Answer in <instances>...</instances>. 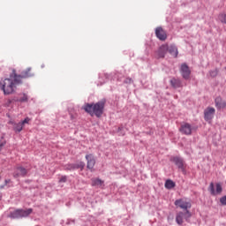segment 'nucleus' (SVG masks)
Listing matches in <instances>:
<instances>
[{
  "label": "nucleus",
  "mask_w": 226,
  "mask_h": 226,
  "mask_svg": "<svg viewBox=\"0 0 226 226\" xmlns=\"http://www.w3.org/2000/svg\"><path fill=\"white\" fill-rule=\"evenodd\" d=\"M19 84H20V76H18L17 71L13 69L10 78L0 81V88L4 91V94H11Z\"/></svg>",
  "instance_id": "f257e3e1"
},
{
  "label": "nucleus",
  "mask_w": 226,
  "mask_h": 226,
  "mask_svg": "<svg viewBox=\"0 0 226 226\" xmlns=\"http://www.w3.org/2000/svg\"><path fill=\"white\" fill-rule=\"evenodd\" d=\"M103 109H105V101H101L95 104L87 103L84 106V110L87 111V114L92 117L96 116V117H102Z\"/></svg>",
  "instance_id": "f03ea898"
},
{
  "label": "nucleus",
  "mask_w": 226,
  "mask_h": 226,
  "mask_svg": "<svg viewBox=\"0 0 226 226\" xmlns=\"http://www.w3.org/2000/svg\"><path fill=\"white\" fill-rule=\"evenodd\" d=\"M33 213V208L28 209H16L13 212H11L9 215L10 218H27L29 215Z\"/></svg>",
  "instance_id": "7ed1b4c3"
},
{
  "label": "nucleus",
  "mask_w": 226,
  "mask_h": 226,
  "mask_svg": "<svg viewBox=\"0 0 226 226\" xmlns=\"http://www.w3.org/2000/svg\"><path fill=\"white\" fill-rule=\"evenodd\" d=\"M192 216V213L190 211H185V213L178 212L176 216V222L177 225H183L185 223V220H188Z\"/></svg>",
  "instance_id": "20e7f679"
},
{
  "label": "nucleus",
  "mask_w": 226,
  "mask_h": 226,
  "mask_svg": "<svg viewBox=\"0 0 226 226\" xmlns=\"http://www.w3.org/2000/svg\"><path fill=\"white\" fill-rule=\"evenodd\" d=\"M30 121H31V118L26 117L23 121H21L18 124H14V125H13L14 132L16 133H20V132H22V130H24V126L26 124H29Z\"/></svg>",
  "instance_id": "39448f33"
},
{
  "label": "nucleus",
  "mask_w": 226,
  "mask_h": 226,
  "mask_svg": "<svg viewBox=\"0 0 226 226\" xmlns=\"http://www.w3.org/2000/svg\"><path fill=\"white\" fill-rule=\"evenodd\" d=\"M175 206H177V207H180L181 209H184L185 212L192 207V203L189 200H177L175 201Z\"/></svg>",
  "instance_id": "423d86ee"
},
{
  "label": "nucleus",
  "mask_w": 226,
  "mask_h": 226,
  "mask_svg": "<svg viewBox=\"0 0 226 226\" xmlns=\"http://www.w3.org/2000/svg\"><path fill=\"white\" fill-rule=\"evenodd\" d=\"M208 190L211 195H220L222 192V184L217 183L215 184H215L213 182L210 183Z\"/></svg>",
  "instance_id": "0eeeda50"
},
{
  "label": "nucleus",
  "mask_w": 226,
  "mask_h": 226,
  "mask_svg": "<svg viewBox=\"0 0 226 226\" xmlns=\"http://www.w3.org/2000/svg\"><path fill=\"white\" fill-rule=\"evenodd\" d=\"M169 52V44L162 45L159 49L155 52L156 59H163L165 55Z\"/></svg>",
  "instance_id": "6e6552de"
},
{
  "label": "nucleus",
  "mask_w": 226,
  "mask_h": 226,
  "mask_svg": "<svg viewBox=\"0 0 226 226\" xmlns=\"http://www.w3.org/2000/svg\"><path fill=\"white\" fill-rule=\"evenodd\" d=\"M215 112H216L215 108H207L204 111L205 121L211 123V121H213V117H215Z\"/></svg>",
  "instance_id": "1a4fd4ad"
},
{
  "label": "nucleus",
  "mask_w": 226,
  "mask_h": 226,
  "mask_svg": "<svg viewBox=\"0 0 226 226\" xmlns=\"http://www.w3.org/2000/svg\"><path fill=\"white\" fill-rule=\"evenodd\" d=\"M27 176V170L22 166H18L14 170L13 177H26Z\"/></svg>",
  "instance_id": "9d476101"
},
{
  "label": "nucleus",
  "mask_w": 226,
  "mask_h": 226,
  "mask_svg": "<svg viewBox=\"0 0 226 226\" xmlns=\"http://www.w3.org/2000/svg\"><path fill=\"white\" fill-rule=\"evenodd\" d=\"M179 132H181L183 135H192L193 128L190 124L185 123L181 124Z\"/></svg>",
  "instance_id": "9b49d317"
},
{
  "label": "nucleus",
  "mask_w": 226,
  "mask_h": 226,
  "mask_svg": "<svg viewBox=\"0 0 226 226\" xmlns=\"http://www.w3.org/2000/svg\"><path fill=\"white\" fill-rule=\"evenodd\" d=\"M86 160L87 162V168L89 170H93V169H94V165H96V160L94 159V155H93V154H87Z\"/></svg>",
  "instance_id": "f8f14e48"
},
{
  "label": "nucleus",
  "mask_w": 226,
  "mask_h": 226,
  "mask_svg": "<svg viewBox=\"0 0 226 226\" xmlns=\"http://www.w3.org/2000/svg\"><path fill=\"white\" fill-rule=\"evenodd\" d=\"M155 36L161 40V41H165V40H167V33L162 26L155 29Z\"/></svg>",
  "instance_id": "ddd939ff"
},
{
  "label": "nucleus",
  "mask_w": 226,
  "mask_h": 226,
  "mask_svg": "<svg viewBox=\"0 0 226 226\" xmlns=\"http://www.w3.org/2000/svg\"><path fill=\"white\" fill-rule=\"evenodd\" d=\"M180 72H181L182 76H183L185 79H190L191 71H190V67H188V66L186 65V64H183L181 65Z\"/></svg>",
  "instance_id": "4468645a"
},
{
  "label": "nucleus",
  "mask_w": 226,
  "mask_h": 226,
  "mask_svg": "<svg viewBox=\"0 0 226 226\" xmlns=\"http://www.w3.org/2000/svg\"><path fill=\"white\" fill-rule=\"evenodd\" d=\"M33 72H31V67L26 68V70L22 71L20 77V84H22V79H29V77H33Z\"/></svg>",
  "instance_id": "2eb2a0df"
},
{
  "label": "nucleus",
  "mask_w": 226,
  "mask_h": 226,
  "mask_svg": "<svg viewBox=\"0 0 226 226\" xmlns=\"http://www.w3.org/2000/svg\"><path fill=\"white\" fill-rule=\"evenodd\" d=\"M173 162L178 167V169H181L182 170H185V161H183L182 158L174 157Z\"/></svg>",
  "instance_id": "dca6fc26"
},
{
  "label": "nucleus",
  "mask_w": 226,
  "mask_h": 226,
  "mask_svg": "<svg viewBox=\"0 0 226 226\" xmlns=\"http://www.w3.org/2000/svg\"><path fill=\"white\" fill-rule=\"evenodd\" d=\"M215 107L217 109H226V101L222 100V97L215 98Z\"/></svg>",
  "instance_id": "f3484780"
},
{
  "label": "nucleus",
  "mask_w": 226,
  "mask_h": 226,
  "mask_svg": "<svg viewBox=\"0 0 226 226\" xmlns=\"http://www.w3.org/2000/svg\"><path fill=\"white\" fill-rule=\"evenodd\" d=\"M168 52L173 56V57H177V48L174 45L168 46Z\"/></svg>",
  "instance_id": "a211bd4d"
},
{
  "label": "nucleus",
  "mask_w": 226,
  "mask_h": 226,
  "mask_svg": "<svg viewBox=\"0 0 226 226\" xmlns=\"http://www.w3.org/2000/svg\"><path fill=\"white\" fill-rule=\"evenodd\" d=\"M92 186H102L103 185V181L100 178H92Z\"/></svg>",
  "instance_id": "6ab92c4d"
},
{
  "label": "nucleus",
  "mask_w": 226,
  "mask_h": 226,
  "mask_svg": "<svg viewBox=\"0 0 226 226\" xmlns=\"http://www.w3.org/2000/svg\"><path fill=\"white\" fill-rule=\"evenodd\" d=\"M170 84L172 87H181V80L179 79H172Z\"/></svg>",
  "instance_id": "aec40b11"
},
{
  "label": "nucleus",
  "mask_w": 226,
  "mask_h": 226,
  "mask_svg": "<svg viewBox=\"0 0 226 226\" xmlns=\"http://www.w3.org/2000/svg\"><path fill=\"white\" fill-rule=\"evenodd\" d=\"M174 186H176V183H174V181L167 180L165 182V188H167L168 190H171V188H174Z\"/></svg>",
  "instance_id": "412c9836"
},
{
  "label": "nucleus",
  "mask_w": 226,
  "mask_h": 226,
  "mask_svg": "<svg viewBox=\"0 0 226 226\" xmlns=\"http://www.w3.org/2000/svg\"><path fill=\"white\" fill-rule=\"evenodd\" d=\"M27 100H28L27 94H22L19 95V98H18L16 100V102H27Z\"/></svg>",
  "instance_id": "4be33fe9"
},
{
  "label": "nucleus",
  "mask_w": 226,
  "mask_h": 226,
  "mask_svg": "<svg viewBox=\"0 0 226 226\" xmlns=\"http://www.w3.org/2000/svg\"><path fill=\"white\" fill-rule=\"evenodd\" d=\"M218 19H219L220 22H222V24H226V12H222V13L219 14Z\"/></svg>",
  "instance_id": "5701e85b"
},
{
  "label": "nucleus",
  "mask_w": 226,
  "mask_h": 226,
  "mask_svg": "<svg viewBox=\"0 0 226 226\" xmlns=\"http://www.w3.org/2000/svg\"><path fill=\"white\" fill-rule=\"evenodd\" d=\"M77 169V164H69L65 166L66 170H75Z\"/></svg>",
  "instance_id": "b1692460"
},
{
  "label": "nucleus",
  "mask_w": 226,
  "mask_h": 226,
  "mask_svg": "<svg viewBox=\"0 0 226 226\" xmlns=\"http://www.w3.org/2000/svg\"><path fill=\"white\" fill-rule=\"evenodd\" d=\"M86 164L84 162H79V164H76V169H80L83 170Z\"/></svg>",
  "instance_id": "393cba45"
},
{
  "label": "nucleus",
  "mask_w": 226,
  "mask_h": 226,
  "mask_svg": "<svg viewBox=\"0 0 226 226\" xmlns=\"http://www.w3.org/2000/svg\"><path fill=\"white\" fill-rule=\"evenodd\" d=\"M220 202L222 206H226V195L220 199Z\"/></svg>",
  "instance_id": "a878e982"
},
{
  "label": "nucleus",
  "mask_w": 226,
  "mask_h": 226,
  "mask_svg": "<svg viewBox=\"0 0 226 226\" xmlns=\"http://www.w3.org/2000/svg\"><path fill=\"white\" fill-rule=\"evenodd\" d=\"M67 180L68 178L66 177V176H62L59 179V183H66Z\"/></svg>",
  "instance_id": "bb28decb"
},
{
  "label": "nucleus",
  "mask_w": 226,
  "mask_h": 226,
  "mask_svg": "<svg viewBox=\"0 0 226 226\" xmlns=\"http://www.w3.org/2000/svg\"><path fill=\"white\" fill-rule=\"evenodd\" d=\"M124 82V84H132V82H133V79H132V78H126Z\"/></svg>",
  "instance_id": "cd10ccee"
},
{
  "label": "nucleus",
  "mask_w": 226,
  "mask_h": 226,
  "mask_svg": "<svg viewBox=\"0 0 226 226\" xmlns=\"http://www.w3.org/2000/svg\"><path fill=\"white\" fill-rule=\"evenodd\" d=\"M210 75H211V77H216V75H218V71H216V70L211 71Z\"/></svg>",
  "instance_id": "c85d7f7f"
},
{
  "label": "nucleus",
  "mask_w": 226,
  "mask_h": 226,
  "mask_svg": "<svg viewBox=\"0 0 226 226\" xmlns=\"http://www.w3.org/2000/svg\"><path fill=\"white\" fill-rule=\"evenodd\" d=\"M6 145V140H0V147H3Z\"/></svg>",
  "instance_id": "c756f323"
},
{
  "label": "nucleus",
  "mask_w": 226,
  "mask_h": 226,
  "mask_svg": "<svg viewBox=\"0 0 226 226\" xmlns=\"http://www.w3.org/2000/svg\"><path fill=\"white\" fill-rule=\"evenodd\" d=\"M4 183H5V185H9V183H11V179H6V180L4 181Z\"/></svg>",
  "instance_id": "7c9ffc66"
},
{
  "label": "nucleus",
  "mask_w": 226,
  "mask_h": 226,
  "mask_svg": "<svg viewBox=\"0 0 226 226\" xmlns=\"http://www.w3.org/2000/svg\"><path fill=\"white\" fill-rule=\"evenodd\" d=\"M75 118H76V117H75V116L71 115V119H72V120H73V119H75Z\"/></svg>",
  "instance_id": "2f4dec72"
},
{
  "label": "nucleus",
  "mask_w": 226,
  "mask_h": 226,
  "mask_svg": "<svg viewBox=\"0 0 226 226\" xmlns=\"http://www.w3.org/2000/svg\"><path fill=\"white\" fill-rule=\"evenodd\" d=\"M0 188H4V185H1Z\"/></svg>",
  "instance_id": "473e14b6"
}]
</instances>
